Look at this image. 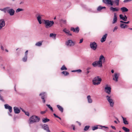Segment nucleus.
Listing matches in <instances>:
<instances>
[{
    "mask_svg": "<svg viewBox=\"0 0 132 132\" xmlns=\"http://www.w3.org/2000/svg\"><path fill=\"white\" fill-rule=\"evenodd\" d=\"M27 56H24V57L22 59V60L23 62H26L27 61Z\"/></svg>",
    "mask_w": 132,
    "mask_h": 132,
    "instance_id": "42",
    "label": "nucleus"
},
{
    "mask_svg": "<svg viewBox=\"0 0 132 132\" xmlns=\"http://www.w3.org/2000/svg\"><path fill=\"white\" fill-rule=\"evenodd\" d=\"M119 17L120 19L124 21H125L127 20V19L123 16L122 14H120L119 15Z\"/></svg>",
    "mask_w": 132,
    "mask_h": 132,
    "instance_id": "28",
    "label": "nucleus"
},
{
    "mask_svg": "<svg viewBox=\"0 0 132 132\" xmlns=\"http://www.w3.org/2000/svg\"><path fill=\"white\" fill-rule=\"evenodd\" d=\"M89 46L94 51H95L97 48V44L95 42H90Z\"/></svg>",
    "mask_w": 132,
    "mask_h": 132,
    "instance_id": "5",
    "label": "nucleus"
},
{
    "mask_svg": "<svg viewBox=\"0 0 132 132\" xmlns=\"http://www.w3.org/2000/svg\"><path fill=\"white\" fill-rule=\"evenodd\" d=\"M123 16L127 19V17L126 15H125L124 16Z\"/></svg>",
    "mask_w": 132,
    "mask_h": 132,
    "instance_id": "64",
    "label": "nucleus"
},
{
    "mask_svg": "<svg viewBox=\"0 0 132 132\" xmlns=\"http://www.w3.org/2000/svg\"><path fill=\"white\" fill-rule=\"evenodd\" d=\"M10 9V7H7L3 9H0V10L4 12L5 13L7 12L8 13Z\"/></svg>",
    "mask_w": 132,
    "mask_h": 132,
    "instance_id": "15",
    "label": "nucleus"
},
{
    "mask_svg": "<svg viewBox=\"0 0 132 132\" xmlns=\"http://www.w3.org/2000/svg\"><path fill=\"white\" fill-rule=\"evenodd\" d=\"M12 108L11 106H10L7 109H9L10 113H11L12 112Z\"/></svg>",
    "mask_w": 132,
    "mask_h": 132,
    "instance_id": "48",
    "label": "nucleus"
},
{
    "mask_svg": "<svg viewBox=\"0 0 132 132\" xmlns=\"http://www.w3.org/2000/svg\"><path fill=\"white\" fill-rule=\"evenodd\" d=\"M14 10L13 9H10L8 13H9L10 15L12 16L14 15Z\"/></svg>",
    "mask_w": 132,
    "mask_h": 132,
    "instance_id": "19",
    "label": "nucleus"
},
{
    "mask_svg": "<svg viewBox=\"0 0 132 132\" xmlns=\"http://www.w3.org/2000/svg\"><path fill=\"white\" fill-rule=\"evenodd\" d=\"M0 100L3 102H4V100L3 99V96H1L0 94Z\"/></svg>",
    "mask_w": 132,
    "mask_h": 132,
    "instance_id": "49",
    "label": "nucleus"
},
{
    "mask_svg": "<svg viewBox=\"0 0 132 132\" xmlns=\"http://www.w3.org/2000/svg\"><path fill=\"white\" fill-rule=\"evenodd\" d=\"M111 127L113 129H114V130L116 129V128L114 126H111Z\"/></svg>",
    "mask_w": 132,
    "mask_h": 132,
    "instance_id": "55",
    "label": "nucleus"
},
{
    "mask_svg": "<svg viewBox=\"0 0 132 132\" xmlns=\"http://www.w3.org/2000/svg\"><path fill=\"white\" fill-rule=\"evenodd\" d=\"M5 21L4 19H0V30L5 26Z\"/></svg>",
    "mask_w": 132,
    "mask_h": 132,
    "instance_id": "12",
    "label": "nucleus"
},
{
    "mask_svg": "<svg viewBox=\"0 0 132 132\" xmlns=\"http://www.w3.org/2000/svg\"><path fill=\"white\" fill-rule=\"evenodd\" d=\"M46 111H41L40 112V113L42 114H43L45 113H46Z\"/></svg>",
    "mask_w": 132,
    "mask_h": 132,
    "instance_id": "58",
    "label": "nucleus"
},
{
    "mask_svg": "<svg viewBox=\"0 0 132 132\" xmlns=\"http://www.w3.org/2000/svg\"><path fill=\"white\" fill-rule=\"evenodd\" d=\"M120 10L123 12H127L128 11V9L127 8L125 7H123L121 8Z\"/></svg>",
    "mask_w": 132,
    "mask_h": 132,
    "instance_id": "22",
    "label": "nucleus"
},
{
    "mask_svg": "<svg viewBox=\"0 0 132 132\" xmlns=\"http://www.w3.org/2000/svg\"><path fill=\"white\" fill-rule=\"evenodd\" d=\"M106 7H105L104 6H99L97 9V10L98 11H100L102 9H105Z\"/></svg>",
    "mask_w": 132,
    "mask_h": 132,
    "instance_id": "30",
    "label": "nucleus"
},
{
    "mask_svg": "<svg viewBox=\"0 0 132 132\" xmlns=\"http://www.w3.org/2000/svg\"><path fill=\"white\" fill-rule=\"evenodd\" d=\"M106 98L109 103L110 106L113 107L114 106V102L111 97V96L109 95H107L106 96Z\"/></svg>",
    "mask_w": 132,
    "mask_h": 132,
    "instance_id": "3",
    "label": "nucleus"
},
{
    "mask_svg": "<svg viewBox=\"0 0 132 132\" xmlns=\"http://www.w3.org/2000/svg\"><path fill=\"white\" fill-rule=\"evenodd\" d=\"M83 41V39H82L80 40V42H79V43H81Z\"/></svg>",
    "mask_w": 132,
    "mask_h": 132,
    "instance_id": "57",
    "label": "nucleus"
},
{
    "mask_svg": "<svg viewBox=\"0 0 132 132\" xmlns=\"http://www.w3.org/2000/svg\"><path fill=\"white\" fill-rule=\"evenodd\" d=\"M21 109L22 110V111L23 112H24L25 113V112L26 111H25L23 109H21Z\"/></svg>",
    "mask_w": 132,
    "mask_h": 132,
    "instance_id": "62",
    "label": "nucleus"
},
{
    "mask_svg": "<svg viewBox=\"0 0 132 132\" xmlns=\"http://www.w3.org/2000/svg\"><path fill=\"white\" fill-rule=\"evenodd\" d=\"M118 27L117 26H115L113 30V31L114 32V31H116L118 29Z\"/></svg>",
    "mask_w": 132,
    "mask_h": 132,
    "instance_id": "50",
    "label": "nucleus"
},
{
    "mask_svg": "<svg viewBox=\"0 0 132 132\" xmlns=\"http://www.w3.org/2000/svg\"><path fill=\"white\" fill-rule=\"evenodd\" d=\"M70 30L73 31L74 32L78 33L79 31V27H78L75 28L74 27H71V28Z\"/></svg>",
    "mask_w": 132,
    "mask_h": 132,
    "instance_id": "14",
    "label": "nucleus"
},
{
    "mask_svg": "<svg viewBox=\"0 0 132 132\" xmlns=\"http://www.w3.org/2000/svg\"><path fill=\"white\" fill-rule=\"evenodd\" d=\"M63 31L66 34H68L70 32L69 30H67L66 28L64 29L63 30Z\"/></svg>",
    "mask_w": 132,
    "mask_h": 132,
    "instance_id": "34",
    "label": "nucleus"
},
{
    "mask_svg": "<svg viewBox=\"0 0 132 132\" xmlns=\"http://www.w3.org/2000/svg\"><path fill=\"white\" fill-rule=\"evenodd\" d=\"M23 9L19 8L16 10V13H18L20 11H23Z\"/></svg>",
    "mask_w": 132,
    "mask_h": 132,
    "instance_id": "39",
    "label": "nucleus"
},
{
    "mask_svg": "<svg viewBox=\"0 0 132 132\" xmlns=\"http://www.w3.org/2000/svg\"><path fill=\"white\" fill-rule=\"evenodd\" d=\"M40 119L37 116H33L31 117L29 119L30 124H32L33 123L38 122L39 121Z\"/></svg>",
    "mask_w": 132,
    "mask_h": 132,
    "instance_id": "2",
    "label": "nucleus"
},
{
    "mask_svg": "<svg viewBox=\"0 0 132 132\" xmlns=\"http://www.w3.org/2000/svg\"><path fill=\"white\" fill-rule=\"evenodd\" d=\"M61 73L64 74L65 76H67L69 74V73L66 71H63Z\"/></svg>",
    "mask_w": 132,
    "mask_h": 132,
    "instance_id": "36",
    "label": "nucleus"
},
{
    "mask_svg": "<svg viewBox=\"0 0 132 132\" xmlns=\"http://www.w3.org/2000/svg\"><path fill=\"white\" fill-rule=\"evenodd\" d=\"M107 35H108L107 34H105L103 36L100 40L101 42L102 43H103L105 41Z\"/></svg>",
    "mask_w": 132,
    "mask_h": 132,
    "instance_id": "17",
    "label": "nucleus"
},
{
    "mask_svg": "<svg viewBox=\"0 0 132 132\" xmlns=\"http://www.w3.org/2000/svg\"><path fill=\"white\" fill-rule=\"evenodd\" d=\"M56 34H54L53 33H51L50 34V37H52L54 39H55Z\"/></svg>",
    "mask_w": 132,
    "mask_h": 132,
    "instance_id": "26",
    "label": "nucleus"
},
{
    "mask_svg": "<svg viewBox=\"0 0 132 132\" xmlns=\"http://www.w3.org/2000/svg\"><path fill=\"white\" fill-rule=\"evenodd\" d=\"M75 44V42L71 40H69L67 41L65 43V44L68 47H71L74 46Z\"/></svg>",
    "mask_w": 132,
    "mask_h": 132,
    "instance_id": "6",
    "label": "nucleus"
},
{
    "mask_svg": "<svg viewBox=\"0 0 132 132\" xmlns=\"http://www.w3.org/2000/svg\"><path fill=\"white\" fill-rule=\"evenodd\" d=\"M96 62V61H95L92 63V65H93L94 67H96L97 66V65Z\"/></svg>",
    "mask_w": 132,
    "mask_h": 132,
    "instance_id": "43",
    "label": "nucleus"
},
{
    "mask_svg": "<svg viewBox=\"0 0 132 132\" xmlns=\"http://www.w3.org/2000/svg\"><path fill=\"white\" fill-rule=\"evenodd\" d=\"M14 113L16 114H18L20 112V110L16 107H14L13 108Z\"/></svg>",
    "mask_w": 132,
    "mask_h": 132,
    "instance_id": "20",
    "label": "nucleus"
},
{
    "mask_svg": "<svg viewBox=\"0 0 132 132\" xmlns=\"http://www.w3.org/2000/svg\"><path fill=\"white\" fill-rule=\"evenodd\" d=\"M101 126V127H102V128H102V127H103V128H104L106 129H108V128L107 127H106L105 126Z\"/></svg>",
    "mask_w": 132,
    "mask_h": 132,
    "instance_id": "53",
    "label": "nucleus"
},
{
    "mask_svg": "<svg viewBox=\"0 0 132 132\" xmlns=\"http://www.w3.org/2000/svg\"><path fill=\"white\" fill-rule=\"evenodd\" d=\"M98 128V127L97 126H94L93 127H92V129L93 130H94L96 129H97Z\"/></svg>",
    "mask_w": 132,
    "mask_h": 132,
    "instance_id": "47",
    "label": "nucleus"
},
{
    "mask_svg": "<svg viewBox=\"0 0 132 132\" xmlns=\"http://www.w3.org/2000/svg\"><path fill=\"white\" fill-rule=\"evenodd\" d=\"M57 106L59 110L61 112H62L63 111V108L61 106L59 105H57Z\"/></svg>",
    "mask_w": 132,
    "mask_h": 132,
    "instance_id": "25",
    "label": "nucleus"
},
{
    "mask_svg": "<svg viewBox=\"0 0 132 132\" xmlns=\"http://www.w3.org/2000/svg\"><path fill=\"white\" fill-rule=\"evenodd\" d=\"M53 115H54V116L56 117V118H57L58 117V116L57 115H56L55 114V113H54L53 114Z\"/></svg>",
    "mask_w": 132,
    "mask_h": 132,
    "instance_id": "59",
    "label": "nucleus"
},
{
    "mask_svg": "<svg viewBox=\"0 0 132 132\" xmlns=\"http://www.w3.org/2000/svg\"><path fill=\"white\" fill-rule=\"evenodd\" d=\"M102 79L99 76L95 77L92 80L93 84L94 85H99L101 82Z\"/></svg>",
    "mask_w": 132,
    "mask_h": 132,
    "instance_id": "4",
    "label": "nucleus"
},
{
    "mask_svg": "<svg viewBox=\"0 0 132 132\" xmlns=\"http://www.w3.org/2000/svg\"><path fill=\"white\" fill-rule=\"evenodd\" d=\"M129 21H127V22H124V23H126V24H128L129 23Z\"/></svg>",
    "mask_w": 132,
    "mask_h": 132,
    "instance_id": "61",
    "label": "nucleus"
},
{
    "mask_svg": "<svg viewBox=\"0 0 132 132\" xmlns=\"http://www.w3.org/2000/svg\"><path fill=\"white\" fill-rule=\"evenodd\" d=\"M44 22L45 26L46 28H48L51 27L54 23V21H53L44 20Z\"/></svg>",
    "mask_w": 132,
    "mask_h": 132,
    "instance_id": "1",
    "label": "nucleus"
},
{
    "mask_svg": "<svg viewBox=\"0 0 132 132\" xmlns=\"http://www.w3.org/2000/svg\"><path fill=\"white\" fill-rule=\"evenodd\" d=\"M119 75L120 74L119 73H115L114 76H113V79L116 82H117Z\"/></svg>",
    "mask_w": 132,
    "mask_h": 132,
    "instance_id": "9",
    "label": "nucleus"
},
{
    "mask_svg": "<svg viewBox=\"0 0 132 132\" xmlns=\"http://www.w3.org/2000/svg\"><path fill=\"white\" fill-rule=\"evenodd\" d=\"M97 61L96 62L97 65H99V66L100 67H102V61H101L99 60L98 61Z\"/></svg>",
    "mask_w": 132,
    "mask_h": 132,
    "instance_id": "24",
    "label": "nucleus"
},
{
    "mask_svg": "<svg viewBox=\"0 0 132 132\" xmlns=\"http://www.w3.org/2000/svg\"><path fill=\"white\" fill-rule=\"evenodd\" d=\"M1 49L2 50L4 51V48H3V46L2 45H1Z\"/></svg>",
    "mask_w": 132,
    "mask_h": 132,
    "instance_id": "56",
    "label": "nucleus"
},
{
    "mask_svg": "<svg viewBox=\"0 0 132 132\" xmlns=\"http://www.w3.org/2000/svg\"><path fill=\"white\" fill-rule=\"evenodd\" d=\"M102 60H103L104 61L105 60V58L104 56L102 55L100 56L99 60L102 61Z\"/></svg>",
    "mask_w": 132,
    "mask_h": 132,
    "instance_id": "32",
    "label": "nucleus"
},
{
    "mask_svg": "<svg viewBox=\"0 0 132 132\" xmlns=\"http://www.w3.org/2000/svg\"><path fill=\"white\" fill-rule=\"evenodd\" d=\"M42 45V42H39L37 43L35 45L36 46H40Z\"/></svg>",
    "mask_w": 132,
    "mask_h": 132,
    "instance_id": "31",
    "label": "nucleus"
},
{
    "mask_svg": "<svg viewBox=\"0 0 132 132\" xmlns=\"http://www.w3.org/2000/svg\"><path fill=\"white\" fill-rule=\"evenodd\" d=\"M4 106L5 108L6 109H7L10 106L8 104H5L4 105Z\"/></svg>",
    "mask_w": 132,
    "mask_h": 132,
    "instance_id": "46",
    "label": "nucleus"
},
{
    "mask_svg": "<svg viewBox=\"0 0 132 132\" xmlns=\"http://www.w3.org/2000/svg\"><path fill=\"white\" fill-rule=\"evenodd\" d=\"M91 68L90 67H88L87 69H86V71H87L86 73V75H88L89 72H90V71H89V70Z\"/></svg>",
    "mask_w": 132,
    "mask_h": 132,
    "instance_id": "41",
    "label": "nucleus"
},
{
    "mask_svg": "<svg viewBox=\"0 0 132 132\" xmlns=\"http://www.w3.org/2000/svg\"><path fill=\"white\" fill-rule=\"evenodd\" d=\"M42 128L47 132H51L48 126L46 124H44L42 126Z\"/></svg>",
    "mask_w": 132,
    "mask_h": 132,
    "instance_id": "11",
    "label": "nucleus"
},
{
    "mask_svg": "<svg viewBox=\"0 0 132 132\" xmlns=\"http://www.w3.org/2000/svg\"><path fill=\"white\" fill-rule=\"evenodd\" d=\"M76 122L78 123L79 126H80L81 125V124L80 122H79L78 121H76Z\"/></svg>",
    "mask_w": 132,
    "mask_h": 132,
    "instance_id": "60",
    "label": "nucleus"
},
{
    "mask_svg": "<svg viewBox=\"0 0 132 132\" xmlns=\"http://www.w3.org/2000/svg\"><path fill=\"white\" fill-rule=\"evenodd\" d=\"M119 0H114V2L117 6H118L119 5Z\"/></svg>",
    "mask_w": 132,
    "mask_h": 132,
    "instance_id": "35",
    "label": "nucleus"
},
{
    "mask_svg": "<svg viewBox=\"0 0 132 132\" xmlns=\"http://www.w3.org/2000/svg\"><path fill=\"white\" fill-rule=\"evenodd\" d=\"M127 26L126 25L123 23H121L120 24V27L121 28H125V27Z\"/></svg>",
    "mask_w": 132,
    "mask_h": 132,
    "instance_id": "37",
    "label": "nucleus"
},
{
    "mask_svg": "<svg viewBox=\"0 0 132 132\" xmlns=\"http://www.w3.org/2000/svg\"><path fill=\"white\" fill-rule=\"evenodd\" d=\"M4 106L5 108L6 109H7L10 106L8 104H5L4 105Z\"/></svg>",
    "mask_w": 132,
    "mask_h": 132,
    "instance_id": "45",
    "label": "nucleus"
},
{
    "mask_svg": "<svg viewBox=\"0 0 132 132\" xmlns=\"http://www.w3.org/2000/svg\"><path fill=\"white\" fill-rule=\"evenodd\" d=\"M69 33L70 32H69V33L67 34H68L69 35L71 36L72 35V34L71 33Z\"/></svg>",
    "mask_w": 132,
    "mask_h": 132,
    "instance_id": "63",
    "label": "nucleus"
},
{
    "mask_svg": "<svg viewBox=\"0 0 132 132\" xmlns=\"http://www.w3.org/2000/svg\"><path fill=\"white\" fill-rule=\"evenodd\" d=\"M110 10L113 12H118L119 10V9L118 7H114L111 6L110 8Z\"/></svg>",
    "mask_w": 132,
    "mask_h": 132,
    "instance_id": "16",
    "label": "nucleus"
},
{
    "mask_svg": "<svg viewBox=\"0 0 132 132\" xmlns=\"http://www.w3.org/2000/svg\"><path fill=\"white\" fill-rule=\"evenodd\" d=\"M46 106H47L48 108L52 112H53V108L52 107L50 104H47L46 105Z\"/></svg>",
    "mask_w": 132,
    "mask_h": 132,
    "instance_id": "33",
    "label": "nucleus"
},
{
    "mask_svg": "<svg viewBox=\"0 0 132 132\" xmlns=\"http://www.w3.org/2000/svg\"><path fill=\"white\" fill-rule=\"evenodd\" d=\"M82 71L80 69H78L76 70V72H81Z\"/></svg>",
    "mask_w": 132,
    "mask_h": 132,
    "instance_id": "54",
    "label": "nucleus"
},
{
    "mask_svg": "<svg viewBox=\"0 0 132 132\" xmlns=\"http://www.w3.org/2000/svg\"><path fill=\"white\" fill-rule=\"evenodd\" d=\"M25 113L26 115L27 116H29V113L28 112H25Z\"/></svg>",
    "mask_w": 132,
    "mask_h": 132,
    "instance_id": "51",
    "label": "nucleus"
},
{
    "mask_svg": "<svg viewBox=\"0 0 132 132\" xmlns=\"http://www.w3.org/2000/svg\"><path fill=\"white\" fill-rule=\"evenodd\" d=\"M60 22L64 24H65L67 23L66 20L63 19L61 20H60Z\"/></svg>",
    "mask_w": 132,
    "mask_h": 132,
    "instance_id": "40",
    "label": "nucleus"
},
{
    "mask_svg": "<svg viewBox=\"0 0 132 132\" xmlns=\"http://www.w3.org/2000/svg\"><path fill=\"white\" fill-rule=\"evenodd\" d=\"M122 129L125 132H129L130 131L129 129L125 127H123Z\"/></svg>",
    "mask_w": 132,
    "mask_h": 132,
    "instance_id": "27",
    "label": "nucleus"
},
{
    "mask_svg": "<svg viewBox=\"0 0 132 132\" xmlns=\"http://www.w3.org/2000/svg\"><path fill=\"white\" fill-rule=\"evenodd\" d=\"M39 95L41 96V98L43 102L44 103H45V101L44 98L46 97V93L45 92H43L41 93Z\"/></svg>",
    "mask_w": 132,
    "mask_h": 132,
    "instance_id": "13",
    "label": "nucleus"
},
{
    "mask_svg": "<svg viewBox=\"0 0 132 132\" xmlns=\"http://www.w3.org/2000/svg\"><path fill=\"white\" fill-rule=\"evenodd\" d=\"M104 90L106 93L110 95L111 92V88L110 87L106 86Z\"/></svg>",
    "mask_w": 132,
    "mask_h": 132,
    "instance_id": "10",
    "label": "nucleus"
},
{
    "mask_svg": "<svg viewBox=\"0 0 132 132\" xmlns=\"http://www.w3.org/2000/svg\"><path fill=\"white\" fill-rule=\"evenodd\" d=\"M117 21V16L116 13H114V17L112 21V23L114 24L116 23Z\"/></svg>",
    "mask_w": 132,
    "mask_h": 132,
    "instance_id": "18",
    "label": "nucleus"
},
{
    "mask_svg": "<svg viewBox=\"0 0 132 132\" xmlns=\"http://www.w3.org/2000/svg\"><path fill=\"white\" fill-rule=\"evenodd\" d=\"M89 127L90 126H85L84 128V130L85 131H86L88 129H89Z\"/></svg>",
    "mask_w": 132,
    "mask_h": 132,
    "instance_id": "44",
    "label": "nucleus"
},
{
    "mask_svg": "<svg viewBox=\"0 0 132 132\" xmlns=\"http://www.w3.org/2000/svg\"><path fill=\"white\" fill-rule=\"evenodd\" d=\"M28 50H27L26 51L25 53V56H27V54L28 53Z\"/></svg>",
    "mask_w": 132,
    "mask_h": 132,
    "instance_id": "52",
    "label": "nucleus"
},
{
    "mask_svg": "<svg viewBox=\"0 0 132 132\" xmlns=\"http://www.w3.org/2000/svg\"><path fill=\"white\" fill-rule=\"evenodd\" d=\"M87 98L88 100V102L89 103H91L92 102V100L91 98L90 95H88L87 97Z\"/></svg>",
    "mask_w": 132,
    "mask_h": 132,
    "instance_id": "21",
    "label": "nucleus"
},
{
    "mask_svg": "<svg viewBox=\"0 0 132 132\" xmlns=\"http://www.w3.org/2000/svg\"><path fill=\"white\" fill-rule=\"evenodd\" d=\"M103 2L106 4L110 5L111 6L113 5V3L114 2L111 0H103Z\"/></svg>",
    "mask_w": 132,
    "mask_h": 132,
    "instance_id": "7",
    "label": "nucleus"
},
{
    "mask_svg": "<svg viewBox=\"0 0 132 132\" xmlns=\"http://www.w3.org/2000/svg\"><path fill=\"white\" fill-rule=\"evenodd\" d=\"M42 16V15H40L39 13L37 14L36 15L37 19L40 24H41L42 23L41 21V16Z\"/></svg>",
    "mask_w": 132,
    "mask_h": 132,
    "instance_id": "8",
    "label": "nucleus"
},
{
    "mask_svg": "<svg viewBox=\"0 0 132 132\" xmlns=\"http://www.w3.org/2000/svg\"><path fill=\"white\" fill-rule=\"evenodd\" d=\"M61 70H67V68L64 65H63L61 68Z\"/></svg>",
    "mask_w": 132,
    "mask_h": 132,
    "instance_id": "38",
    "label": "nucleus"
},
{
    "mask_svg": "<svg viewBox=\"0 0 132 132\" xmlns=\"http://www.w3.org/2000/svg\"><path fill=\"white\" fill-rule=\"evenodd\" d=\"M122 119H123V123L125 125H128V122L126 118H124L122 116Z\"/></svg>",
    "mask_w": 132,
    "mask_h": 132,
    "instance_id": "23",
    "label": "nucleus"
},
{
    "mask_svg": "<svg viewBox=\"0 0 132 132\" xmlns=\"http://www.w3.org/2000/svg\"><path fill=\"white\" fill-rule=\"evenodd\" d=\"M43 122L44 123H46L50 121V119L46 118H43L42 119Z\"/></svg>",
    "mask_w": 132,
    "mask_h": 132,
    "instance_id": "29",
    "label": "nucleus"
}]
</instances>
